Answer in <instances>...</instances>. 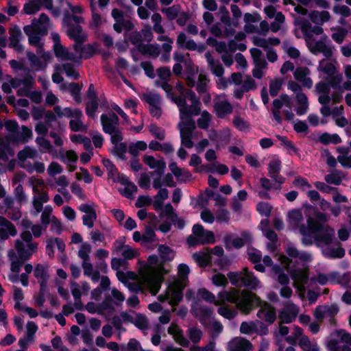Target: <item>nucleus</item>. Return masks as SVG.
<instances>
[{
    "mask_svg": "<svg viewBox=\"0 0 351 351\" xmlns=\"http://www.w3.org/2000/svg\"><path fill=\"white\" fill-rule=\"evenodd\" d=\"M210 32L214 36L222 38H228L235 34V29L232 26H226L222 30L218 23L213 25L210 27Z\"/></svg>",
    "mask_w": 351,
    "mask_h": 351,
    "instance_id": "a211bd4d",
    "label": "nucleus"
},
{
    "mask_svg": "<svg viewBox=\"0 0 351 351\" xmlns=\"http://www.w3.org/2000/svg\"><path fill=\"white\" fill-rule=\"evenodd\" d=\"M133 324L140 330H145L148 327V321L147 317L141 313L136 314Z\"/></svg>",
    "mask_w": 351,
    "mask_h": 351,
    "instance_id": "680f3d73",
    "label": "nucleus"
},
{
    "mask_svg": "<svg viewBox=\"0 0 351 351\" xmlns=\"http://www.w3.org/2000/svg\"><path fill=\"white\" fill-rule=\"evenodd\" d=\"M125 40L134 46H136L138 50L141 46H143V35L140 32H132L129 34H125Z\"/></svg>",
    "mask_w": 351,
    "mask_h": 351,
    "instance_id": "bb28decb",
    "label": "nucleus"
},
{
    "mask_svg": "<svg viewBox=\"0 0 351 351\" xmlns=\"http://www.w3.org/2000/svg\"><path fill=\"white\" fill-rule=\"evenodd\" d=\"M207 45L215 48V50L219 53H225L227 50V46L223 41H217L213 37H209L206 40Z\"/></svg>",
    "mask_w": 351,
    "mask_h": 351,
    "instance_id": "5fc2aeb1",
    "label": "nucleus"
},
{
    "mask_svg": "<svg viewBox=\"0 0 351 351\" xmlns=\"http://www.w3.org/2000/svg\"><path fill=\"white\" fill-rule=\"evenodd\" d=\"M185 285L181 281H176L167 287V298L170 299L169 304L173 306L172 311H176L175 306L183 299V291Z\"/></svg>",
    "mask_w": 351,
    "mask_h": 351,
    "instance_id": "39448f33",
    "label": "nucleus"
},
{
    "mask_svg": "<svg viewBox=\"0 0 351 351\" xmlns=\"http://www.w3.org/2000/svg\"><path fill=\"white\" fill-rule=\"evenodd\" d=\"M63 117L81 119L83 117V113L82 111L78 108L73 110L71 108L66 107L62 109V117Z\"/></svg>",
    "mask_w": 351,
    "mask_h": 351,
    "instance_id": "4d7b16f0",
    "label": "nucleus"
},
{
    "mask_svg": "<svg viewBox=\"0 0 351 351\" xmlns=\"http://www.w3.org/2000/svg\"><path fill=\"white\" fill-rule=\"evenodd\" d=\"M253 349L252 343L244 337H239L233 343L230 351H251Z\"/></svg>",
    "mask_w": 351,
    "mask_h": 351,
    "instance_id": "5701e85b",
    "label": "nucleus"
},
{
    "mask_svg": "<svg viewBox=\"0 0 351 351\" xmlns=\"http://www.w3.org/2000/svg\"><path fill=\"white\" fill-rule=\"evenodd\" d=\"M291 276L293 280L306 284L308 281V273L301 268L294 269L291 271Z\"/></svg>",
    "mask_w": 351,
    "mask_h": 351,
    "instance_id": "473e14b6",
    "label": "nucleus"
},
{
    "mask_svg": "<svg viewBox=\"0 0 351 351\" xmlns=\"http://www.w3.org/2000/svg\"><path fill=\"white\" fill-rule=\"evenodd\" d=\"M23 31L28 37L29 45L34 46L36 49L43 47V43L41 42V37L43 36L33 32L32 27H23Z\"/></svg>",
    "mask_w": 351,
    "mask_h": 351,
    "instance_id": "b1692460",
    "label": "nucleus"
},
{
    "mask_svg": "<svg viewBox=\"0 0 351 351\" xmlns=\"http://www.w3.org/2000/svg\"><path fill=\"white\" fill-rule=\"evenodd\" d=\"M9 34V47L14 49L16 51L21 53L24 48L20 41L23 38L22 32L20 28L15 25L8 31Z\"/></svg>",
    "mask_w": 351,
    "mask_h": 351,
    "instance_id": "f8f14e48",
    "label": "nucleus"
},
{
    "mask_svg": "<svg viewBox=\"0 0 351 351\" xmlns=\"http://www.w3.org/2000/svg\"><path fill=\"white\" fill-rule=\"evenodd\" d=\"M91 10V21L89 27L93 29H97L104 23L101 14L97 10V7L90 8Z\"/></svg>",
    "mask_w": 351,
    "mask_h": 351,
    "instance_id": "4c0bfd02",
    "label": "nucleus"
},
{
    "mask_svg": "<svg viewBox=\"0 0 351 351\" xmlns=\"http://www.w3.org/2000/svg\"><path fill=\"white\" fill-rule=\"evenodd\" d=\"M24 27H32L33 32H36L41 36L47 35L48 33L47 25L39 23L36 19H33L30 25H25Z\"/></svg>",
    "mask_w": 351,
    "mask_h": 351,
    "instance_id": "c03bdc74",
    "label": "nucleus"
},
{
    "mask_svg": "<svg viewBox=\"0 0 351 351\" xmlns=\"http://www.w3.org/2000/svg\"><path fill=\"white\" fill-rule=\"evenodd\" d=\"M281 164V160L278 158L271 160L268 165L269 177L278 184V186L274 187L276 189H280L281 185L285 182V178L280 175Z\"/></svg>",
    "mask_w": 351,
    "mask_h": 351,
    "instance_id": "9b49d317",
    "label": "nucleus"
},
{
    "mask_svg": "<svg viewBox=\"0 0 351 351\" xmlns=\"http://www.w3.org/2000/svg\"><path fill=\"white\" fill-rule=\"evenodd\" d=\"M67 30L68 36L73 39L77 44H81L85 42L87 39V35L82 32V28L80 25L69 26Z\"/></svg>",
    "mask_w": 351,
    "mask_h": 351,
    "instance_id": "6ab92c4d",
    "label": "nucleus"
},
{
    "mask_svg": "<svg viewBox=\"0 0 351 351\" xmlns=\"http://www.w3.org/2000/svg\"><path fill=\"white\" fill-rule=\"evenodd\" d=\"M160 210L161 213L160 214V217L161 218H162L164 215L169 220L172 219V218H176L177 213H176L173 207L170 203H168L165 206H163V208Z\"/></svg>",
    "mask_w": 351,
    "mask_h": 351,
    "instance_id": "0e129e2a",
    "label": "nucleus"
},
{
    "mask_svg": "<svg viewBox=\"0 0 351 351\" xmlns=\"http://www.w3.org/2000/svg\"><path fill=\"white\" fill-rule=\"evenodd\" d=\"M102 163L108 171V176L109 178H113L114 176L119 173L117 167L110 159L104 158L102 160Z\"/></svg>",
    "mask_w": 351,
    "mask_h": 351,
    "instance_id": "052dcab7",
    "label": "nucleus"
},
{
    "mask_svg": "<svg viewBox=\"0 0 351 351\" xmlns=\"http://www.w3.org/2000/svg\"><path fill=\"white\" fill-rule=\"evenodd\" d=\"M14 246L19 256L18 258L24 263L28 261L32 256V252L25 248V244L21 240L16 239Z\"/></svg>",
    "mask_w": 351,
    "mask_h": 351,
    "instance_id": "a878e982",
    "label": "nucleus"
},
{
    "mask_svg": "<svg viewBox=\"0 0 351 351\" xmlns=\"http://www.w3.org/2000/svg\"><path fill=\"white\" fill-rule=\"evenodd\" d=\"M8 256L11 260L10 270L16 274L19 273L21 267L25 263L19 259L18 257L16 256L15 253L12 250L9 251Z\"/></svg>",
    "mask_w": 351,
    "mask_h": 351,
    "instance_id": "ea45409f",
    "label": "nucleus"
},
{
    "mask_svg": "<svg viewBox=\"0 0 351 351\" xmlns=\"http://www.w3.org/2000/svg\"><path fill=\"white\" fill-rule=\"evenodd\" d=\"M105 73L109 77H115L118 74L122 81L129 87H132V83L127 79L123 73V69H129L128 73L130 75L136 76L141 73L142 67H103Z\"/></svg>",
    "mask_w": 351,
    "mask_h": 351,
    "instance_id": "423d86ee",
    "label": "nucleus"
},
{
    "mask_svg": "<svg viewBox=\"0 0 351 351\" xmlns=\"http://www.w3.org/2000/svg\"><path fill=\"white\" fill-rule=\"evenodd\" d=\"M256 208L262 217H269L271 215L272 206L268 202H260L256 204Z\"/></svg>",
    "mask_w": 351,
    "mask_h": 351,
    "instance_id": "6e6d98bb",
    "label": "nucleus"
},
{
    "mask_svg": "<svg viewBox=\"0 0 351 351\" xmlns=\"http://www.w3.org/2000/svg\"><path fill=\"white\" fill-rule=\"evenodd\" d=\"M36 54L38 56L40 64H49L53 59L52 54L49 51H46L43 47L36 49Z\"/></svg>",
    "mask_w": 351,
    "mask_h": 351,
    "instance_id": "8fccbe9b",
    "label": "nucleus"
},
{
    "mask_svg": "<svg viewBox=\"0 0 351 351\" xmlns=\"http://www.w3.org/2000/svg\"><path fill=\"white\" fill-rule=\"evenodd\" d=\"M141 345L136 339H130L127 344H121V351H140Z\"/></svg>",
    "mask_w": 351,
    "mask_h": 351,
    "instance_id": "3c124183",
    "label": "nucleus"
},
{
    "mask_svg": "<svg viewBox=\"0 0 351 351\" xmlns=\"http://www.w3.org/2000/svg\"><path fill=\"white\" fill-rule=\"evenodd\" d=\"M285 252L291 258H299L303 261H307L309 258V255L308 254L305 252L300 253L298 249L293 244L288 245Z\"/></svg>",
    "mask_w": 351,
    "mask_h": 351,
    "instance_id": "f704fd0d",
    "label": "nucleus"
},
{
    "mask_svg": "<svg viewBox=\"0 0 351 351\" xmlns=\"http://www.w3.org/2000/svg\"><path fill=\"white\" fill-rule=\"evenodd\" d=\"M98 106H99L98 101H97V100L88 101L86 103V108H85L86 115L91 119H95L96 117L95 113L98 109Z\"/></svg>",
    "mask_w": 351,
    "mask_h": 351,
    "instance_id": "bf43d9fd",
    "label": "nucleus"
},
{
    "mask_svg": "<svg viewBox=\"0 0 351 351\" xmlns=\"http://www.w3.org/2000/svg\"><path fill=\"white\" fill-rule=\"evenodd\" d=\"M257 332V328L253 322H243L240 326V332L250 335Z\"/></svg>",
    "mask_w": 351,
    "mask_h": 351,
    "instance_id": "774afa93",
    "label": "nucleus"
},
{
    "mask_svg": "<svg viewBox=\"0 0 351 351\" xmlns=\"http://www.w3.org/2000/svg\"><path fill=\"white\" fill-rule=\"evenodd\" d=\"M41 3V0H29L24 5L23 12L26 14H34L40 10Z\"/></svg>",
    "mask_w": 351,
    "mask_h": 351,
    "instance_id": "c9c22d12",
    "label": "nucleus"
},
{
    "mask_svg": "<svg viewBox=\"0 0 351 351\" xmlns=\"http://www.w3.org/2000/svg\"><path fill=\"white\" fill-rule=\"evenodd\" d=\"M98 45L97 43L84 45L80 52V58L88 59L92 57L97 51Z\"/></svg>",
    "mask_w": 351,
    "mask_h": 351,
    "instance_id": "a18cd8bd",
    "label": "nucleus"
},
{
    "mask_svg": "<svg viewBox=\"0 0 351 351\" xmlns=\"http://www.w3.org/2000/svg\"><path fill=\"white\" fill-rule=\"evenodd\" d=\"M158 252L159 254L160 263L158 265L159 270L167 274L168 271L165 269V265L171 262L175 257L176 253L173 249L167 245H159L158 247Z\"/></svg>",
    "mask_w": 351,
    "mask_h": 351,
    "instance_id": "9d476101",
    "label": "nucleus"
},
{
    "mask_svg": "<svg viewBox=\"0 0 351 351\" xmlns=\"http://www.w3.org/2000/svg\"><path fill=\"white\" fill-rule=\"evenodd\" d=\"M114 301L110 295L106 296L104 301L97 306V313L99 315H104V311H108L109 314H112L115 308L113 306Z\"/></svg>",
    "mask_w": 351,
    "mask_h": 351,
    "instance_id": "cd10ccee",
    "label": "nucleus"
},
{
    "mask_svg": "<svg viewBox=\"0 0 351 351\" xmlns=\"http://www.w3.org/2000/svg\"><path fill=\"white\" fill-rule=\"evenodd\" d=\"M343 80L342 74L339 72L330 77H325V81L328 84L330 88L333 89H341V83Z\"/></svg>",
    "mask_w": 351,
    "mask_h": 351,
    "instance_id": "79ce46f5",
    "label": "nucleus"
},
{
    "mask_svg": "<svg viewBox=\"0 0 351 351\" xmlns=\"http://www.w3.org/2000/svg\"><path fill=\"white\" fill-rule=\"evenodd\" d=\"M169 197V191L167 189H160L154 197L153 206L155 210L159 211L163 208V202Z\"/></svg>",
    "mask_w": 351,
    "mask_h": 351,
    "instance_id": "393cba45",
    "label": "nucleus"
},
{
    "mask_svg": "<svg viewBox=\"0 0 351 351\" xmlns=\"http://www.w3.org/2000/svg\"><path fill=\"white\" fill-rule=\"evenodd\" d=\"M302 236L301 242L304 246H311L313 243L316 246L330 245L335 239V231L328 224L322 223L311 217L306 219V225L300 228Z\"/></svg>",
    "mask_w": 351,
    "mask_h": 351,
    "instance_id": "f257e3e1",
    "label": "nucleus"
},
{
    "mask_svg": "<svg viewBox=\"0 0 351 351\" xmlns=\"http://www.w3.org/2000/svg\"><path fill=\"white\" fill-rule=\"evenodd\" d=\"M55 56L62 61H74L75 60V56L70 52L68 49L64 47L62 45H58L56 47H53Z\"/></svg>",
    "mask_w": 351,
    "mask_h": 351,
    "instance_id": "4be33fe9",
    "label": "nucleus"
},
{
    "mask_svg": "<svg viewBox=\"0 0 351 351\" xmlns=\"http://www.w3.org/2000/svg\"><path fill=\"white\" fill-rule=\"evenodd\" d=\"M161 11L165 14L166 18L169 21H173L180 15L181 7L179 5H173L168 8H162Z\"/></svg>",
    "mask_w": 351,
    "mask_h": 351,
    "instance_id": "e433bc0d",
    "label": "nucleus"
},
{
    "mask_svg": "<svg viewBox=\"0 0 351 351\" xmlns=\"http://www.w3.org/2000/svg\"><path fill=\"white\" fill-rule=\"evenodd\" d=\"M310 20L317 26L322 25L324 23L330 20V14L328 11L313 10L308 14Z\"/></svg>",
    "mask_w": 351,
    "mask_h": 351,
    "instance_id": "dca6fc26",
    "label": "nucleus"
},
{
    "mask_svg": "<svg viewBox=\"0 0 351 351\" xmlns=\"http://www.w3.org/2000/svg\"><path fill=\"white\" fill-rule=\"evenodd\" d=\"M128 152V147L125 143H120L113 147V149L110 152L111 154L117 156L122 160H127L125 154Z\"/></svg>",
    "mask_w": 351,
    "mask_h": 351,
    "instance_id": "a19ab883",
    "label": "nucleus"
},
{
    "mask_svg": "<svg viewBox=\"0 0 351 351\" xmlns=\"http://www.w3.org/2000/svg\"><path fill=\"white\" fill-rule=\"evenodd\" d=\"M302 212L299 209H293L288 213L287 221L291 230H298L300 233V228L304 223Z\"/></svg>",
    "mask_w": 351,
    "mask_h": 351,
    "instance_id": "ddd939ff",
    "label": "nucleus"
},
{
    "mask_svg": "<svg viewBox=\"0 0 351 351\" xmlns=\"http://www.w3.org/2000/svg\"><path fill=\"white\" fill-rule=\"evenodd\" d=\"M172 173L178 178L179 182H186L191 177L192 174L189 170H184L178 167L173 171Z\"/></svg>",
    "mask_w": 351,
    "mask_h": 351,
    "instance_id": "864d4df0",
    "label": "nucleus"
},
{
    "mask_svg": "<svg viewBox=\"0 0 351 351\" xmlns=\"http://www.w3.org/2000/svg\"><path fill=\"white\" fill-rule=\"evenodd\" d=\"M139 51L143 55H148L156 58L159 56L160 50L158 46L154 45H143Z\"/></svg>",
    "mask_w": 351,
    "mask_h": 351,
    "instance_id": "58836bf2",
    "label": "nucleus"
},
{
    "mask_svg": "<svg viewBox=\"0 0 351 351\" xmlns=\"http://www.w3.org/2000/svg\"><path fill=\"white\" fill-rule=\"evenodd\" d=\"M73 21L77 24L84 23V19L83 17L80 16H77L73 13L69 14L68 12H65L63 19V23L67 26H71L73 25Z\"/></svg>",
    "mask_w": 351,
    "mask_h": 351,
    "instance_id": "09e8293b",
    "label": "nucleus"
},
{
    "mask_svg": "<svg viewBox=\"0 0 351 351\" xmlns=\"http://www.w3.org/2000/svg\"><path fill=\"white\" fill-rule=\"evenodd\" d=\"M300 25L308 49L314 54L322 53L328 61L326 63V66H333L337 64L336 59L333 58L332 48L326 45L328 36L323 35L319 40L315 38V36L324 34V29L320 26H313L307 20L301 21Z\"/></svg>",
    "mask_w": 351,
    "mask_h": 351,
    "instance_id": "f03ea898",
    "label": "nucleus"
},
{
    "mask_svg": "<svg viewBox=\"0 0 351 351\" xmlns=\"http://www.w3.org/2000/svg\"><path fill=\"white\" fill-rule=\"evenodd\" d=\"M298 314V309L293 304H289L286 306V309L282 311L279 313V318L281 322L285 324L291 323L293 319L296 317Z\"/></svg>",
    "mask_w": 351,
    "mask_h": 351,
    "instance_id": "2eb2a0df",
    "label": "nucleus"
},
{
    "mask_svg": "<svg viewBox=\"0 0 351 351\" xmlns=\"http://www.w3.org/2000/svg\"><path fill=\"white\" fill-rule=\"evenodd\" d=\"M14 73L19 74V71L23 73V84L27 89L33 87L34 84V75L36 71H41L45 67H12Z\"/></svg>",
    "mask_w": 351,
    "mask_h": 351,
    "instance_id": "1a4fd4ad",
    "label": "nucleus"
},
{
    "mask_svg": "<svg viewBox=\"0 0 351 351\" xmlns=\"http://www.w3.org/2000/svg\"><path fill=\"white\" fill-rule=\"evenodd\" d=\"M232 123L241 132H245L250 130V124L239 115L234 116Z\"/></svg>",
    "mask_w": 351,
    "mask_h": 351,
    "instance_id": "13d9d810",
    "label": "nucleus"
},
{
    "mask_svg": "<svg viewBox=\"0 0 351 351\" xmlns=\"http://www.w3.org/2000/svg\"><path fill=\"white\" fill-rule=\"evenodd\" d=\"M275 274H278V281L282 285H287L289 283V276L283 271V269L280 266H275L274 267Z\"/></svg>",
    "mask_w": 351,
    "mask_h": 351,
    "instance_id": "69168bd1",
    "label": "nucleus"
},
{
    "mask_svg": "<svg viewBox=\"0 0 351 351\" xmlns=\"http://www.w3.org/2000/svg\"><path fill=\"white\" fill-rule=\"evenodd\" d=\"M213 108L214 112L219 119H224L233 111L232 106L227 100L215 102Z\"/></svg>",
    "mask_w": 351,
    "mask_h": 351,
    "instance_id": "4468645a",
    "label": "nucleus"
},
{
    "mask_svg": "<svg viewBox=\"0 0 351 351\" xmlns=\"http://www.w3.org/2000/svg\"><path fill=\"white\" fill-rule=\"evenodd\" d=\"M141 98L147 103L150 107H156V105L161 103V97L158 93H143Z\"/></svg>",
    "mask_w": 351,
    "mask_h": 351,
    "instance_id": "72a5a7b5",
    "label": "nucleus"
},
{
    "mask_svg": "<svg viewBox=\"0 0 351 351\" xmlns=\"http://www.w3.org/2000/svg\"><path fill=\"white\" fill-rule=\"evenodd\" d=\"M197 293L206 302L215 306L221 305V302L215 299V295L206 288L199 289Z\"/></svg>",
    "mask_w": 351,
    "mask_h": 351,
    "instance_id": "7c9ffc66",
    "label": "nucleus"
},
{
    "mask_svg": "<svg viewBox=\"0 0 351 351\" xmlns=\"http://www.w3.org/2000/svg\"><path fill=\"white\" fill-rule=\"evenodd\" d=\"M282 84V80L280 78H275L269 82V94L271 97H274L278 95Z\"/></svg>",
    "mask_w": 351,
    "mask_h": 351,
    "instance_id": "e2e57ef3",
    "label": "nucleus"
},
{
    "mask_svg": "<svg viewBox=\"0 0 351 351\" xmlns=\"http://www.w3.org/2000/svg\"><path fill=\"white\" fill-rule=\"evenodd\" d=\"M183 121L178 124L180 137L192 136L193 132L196 128L195 121L193 119Z\"/></svg>",
    "mask_w": 351,
    "mask_h": 351,
    "instance_id": "412c9836",
    "label": "nucleus"
},
{
    "mask_svg": "<svg viewBox=\"0 0 351 351\" xmlns=\"http://www.w3.org/2000/svg\"><path fill=\"white\" fill-rule=\"evenodd\" d=\"M5 129L12 132V140L14 142L19 141V132L18 131L19 124L16 120H7L5 122Z\"/></svg>",
    "mask_w": 351,
    "mask_h": 351,
    "instance_id": "37998d69",
    "label": "nucleus"
},
{
    "mask_svg": "<svg viewBox=\"0 0 351 351\" xmlns=\"http://www.w3.org/2000/svg\"><path fill=\"white\" fill-rule=\"evenodd\" d=\"M319 141L324 145H328L330 143L337 145L341 142V139L337 134H330L327 132L321 134L319 137Z\"/></svg>",
    "mask_w": 351,
    "mask_h": 351,
    "instance_id": "c756f323",
    "label": "nucleus"
},
{
    "mask_svg": "<svg viewBox=\"0 0 351 351\" xmlns=\"http://www.w3.org/2000/svg\"><path fill=\"white\" fill-rule=\"evenodd\" d=\"M210 121L211 114L207 110H204L201 114V117L197 119V123L199 128L202 130H207L209 127Z\"/></svg>",
    "mask_w": 351,
    "mask_h": 351,
    "instance_id": "603ef678",
    "label": "nucleus"
},
{
    "mask_svg": "<svg viewBox=\"0 0 351 351\" xmlns=\"http://www.w3.org/2000/svg\"><path fill=\"white\" fill-rule=\"evenodd\" d=\"M257 312V317L269 324H272L276 319V308L267 302L263 301Z\"/></svg>",
    "mask_w": 351,
    "mask_h": 351,
    "instance_id": "6e6552de",
    "label": "nucleus"
},
{
    "mask_svg": "<svg viewBox=\"0 0 351 351\" xmlns=\"http://www.w3.org/2000/svg\"><path fill=\"white\" fill-rule=\"evenodd\" d=\"M168 332L173 336L175 341L181 346L187 348L189 345V341L184 336L183 330L178 326L174 328L169 327Z\"/></svg>",
    "mask_w": 351,
    "mask_h": 351,
    "instance_id": "aec40b11",
    "label": "nucleus"
},
{
    "mask_svg": "<svg viewBox=\"0 0 351 351\" xmlns=\"http://www.w3.org/2000/svg\"><path fill=\"white\" fill-rule=\"evenodd\" d=\"M232 285L234 287H244L251 290H256L259 285V280L247 267L239 271H229L227 274Z\"/></svg>",
    "mask_w": 351,
    "mask_h": 351,
    "instance_id": "7ed1b4c3",
    "label": "nucleus"
},
{
    "mask_svg": "<svg viewBox=\"0 0 351 351\" xmlns=\"http://www.w3.org/2000/svg\"><path fill=\"white\" fill-rule=\"evenodd\" d=\"M262 302L256 293L243 291L240 293L236 307L241 313L248 315L254 308L259 307Z\"/></svg>",
    "mask_w": 351,
    "mask_h": 351,
    "instance_id": "20e7f679",
    "label": "nucleus"
},
{
    "mask_svg": "<svg viewBox=\"0 0 351 351\" xmlns=\"http://www.w3.org/2000/svg\"><path fill=\"white\" fill-rule=\"evenodd\" d=\"M223 242L225 244V247L227 250H230V243L232 244V247H234L236 249H240L242 247L244 246L245 242L244 240L241 237H236L234 239H232V235L231 234H227L223 238Z\"/></svg>",
    "mask_w": 351,
    "mask_h": 351,
    "instance_id": "c85d7f7f",
    "label": "nucleus"
},
{
    "mask_svg": "<svg viewBox=\"0 0 351 351\" xmlns=\"http://www.w3.org/2000/svg\"><path fill=\"white\" fill-rule=\"evenodd\" d=\"M346 252L342 247L328 249L326 256L330 258H341L345 256Z\"/></svg>",
    "mask_w": 351,
    "mask_h": 351,
    "instance_id": "338daca9",
    "label": "nucleus"
},
{
    "mask_svg": "<svg viewBox=\"0 0 351 351\" xmlns=\"http://www.w3.org/2000/svg\"><path fill=\"white\" fill-rule=\"evenodd\" d=\"M285 3L288 2L294 5V10L299 14L306 16L308 14V10L304 6H308L313 1L315 3L317 6L322 8H328L330 7L329 3L326 0H284Z\"/></svg>",
    "mask_w": 351,
    "mask_h": 351,
    "instance_id": "0eeeda50",
    "label": "nucleus"
},
{
    "mask_svg": "<svg viewBox=\"0 0 351 351\" xmlns=\"http://www.w3.org/2000/svg\"><path fill=\"white\" fill-rule=\"evenodd\" d=\"M73 21L77 24L84 23V19L83 17L80 16H77L73 13L69 14L68 12H65L63 19V23L67 26H71L73 25Z\"/></svg>",
    "mask_w": 351,
    "mask_h": 351,
    "instance_id": "de8ad7c7",
    "label": "nucleus"
},
{
    "mask_svg": "<svg viewBox=\"0 0 351 351\" xmlns=\"http://www.w3.org/2000/svg\"><path fill=\"white\" fill-rule=\"evenodd\" d=\"M191 311L195 317L200 315L204 319L210 317L213 314L212 308L208 306L195 308L194 305H192Z\"/></svg>",
    "mask_w": 351,
    "mask_h": 351,
    "instance_id": "49530a36",
    "label": "nucleus"
},
{
    "mask_svg": "<svg viewBox=\"0 0 351 351\" xmlns=\"http://www.w3.org/2000/svg\"><path fill=\"white\" fill-rule=\"evenodd\" d=\"M101 124L104 133L112 134L114 130L118 129V127H114L110 120V117L107 114H102L100 117Z\"/></svg>",
    "mask_w": 351,
    "mask_h": 351,
    "instance_id": "2f4dec72",
    "label": "nucleus"
},
{
    "mask_svg": "<svg viewBox=\"0 0 351 351\" xmlns=\"http://www.w3.org/2000/svg\"><path fill=\"white\" fill-rule=\"evenodd\" d=\"M200 101L192 103L191 107L189 106L185 109H180V119L189 120L192 118V115L197 116L201 113Z\"/></svg>",
    "mask_w": 351,
    "mask_h": 351,
    "instance_id": "f3484780",
    "label": "nucleus"
}]
</instances>
